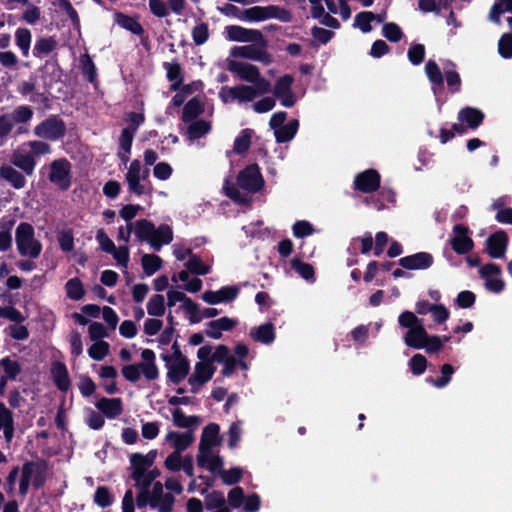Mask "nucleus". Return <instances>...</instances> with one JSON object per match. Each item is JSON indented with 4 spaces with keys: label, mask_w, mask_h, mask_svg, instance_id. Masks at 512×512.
Masks as SVG:
<instances>
[{
    "label": "nucleus",
    "mask_w": 512,
    "mask_h": 512,
    "mask_svg": "<svg viewBox=\"0 0 512 512\" xmlns=\"http://www.w3.org/2000/svg\"><path fill=\"white\" fill-rule=\"evenodd\" d=\"M147 313L151 316L159 317L165 313V299L163 295H153L147 302Z\"/></svg>",
    "instance_id": "3c124183"
},
{
    "label": "nucleus",
    "mask_w": 512,
    "mask_h": 512,
    "mask_svg": "<svg viewBox=\"0 0 512 512\" xmlns=\"http://www.w3.org/2000/svg\"><path fill=\"white\" fill-rule=\"evenodd\" d=\"M134 133L130 129H123L119 138L120 151L118 153L120 159L126 163L129 160Z\"/></svg>",
    "instance_id": "c03bdc74"
},
{
    "label": "nucleus",
    "mask_w": 512,
    "mask_h": 512,
    "mask_svg": "<svg viewBox=\"0 0 512 512\" xmlns=\"http://www.w3.org/2000/svg\"><path fill=\"white\" fill-rule=\"evenodd\" d=\"M14 127L18 125L17 133L23 134L27 129L22 125L28 123L33 117V110L28 106H18L13 111L5 113Z\"/></svg>",
    "instance_id": "a878e982"
},
{
    "label": "nucleus",
    "mask_w": 512,
    "mask_h": 512,
    "mask_svg": "<svg viewBox=\"0 0 512 512\" xmlns=\"http://www.w3.org/2000/svg\"><path fill=\"white\" fill-rule=\"evenodd\" d=\"M433 263V258L429 253L420 252L410 256L403 257L399 264L410 270H421L429 268Z\"/></svg>",
    "instance_id": "393cba45"
},
{
    "label": "nucleus",
    "mask_w": 512,
    "mask_h": 512,
    "mask_svg": "<svg viewBox=\"0 0 512 512\" xmlns=\"http://www.w3.org/2000/svg\"><path fill=\"white\" fill-rule=\"evenodd\" d=\"M144 272L151 276L156 273L162 265V260L159 256L154 254H145L141 260Z\"/></svg>",
    "instance_id": "6e6d98bb"
},
{
    "label": "nucleus",
    "mask_w": 512,
    "mask_h": 512,
    "mask_svg": "<svg viewBox=\"0 0 512 512\" xmlns=\"http://www.w3.org/2000/svg\"><path fill=\"white\" fill-rule=\"evenodd\" d=\"M294 78L290 75L279 77L273 86L274 98L280 101L284 107L290 108L295 105L297 98L292 90Z\"/></svg>",
    "instance_id": "9d476101"
},
{
    "label": "nucleus",
    "mask_w": 512,
    "mask_h": 512,
    "mask_svg": "<svg viewBox=\"0 0 512 512\" xmlns=\"http://www.w3.org/2000/svg\"><path fill=\"white\" fill-rule=\"evenodd\" d=\"M376 14L364 11L356 14L354 18V27L361 30L363 33H369L372 31L371 22L375 21Z\"/></svg>",
    "instance_id": "09e8293b"
},
{
    "label": "nucleus",
    "mask_w": 512,
    "mask_h": 512,
    "mask_svg": "<svg viewBox=\"0 0 512 512\" xmlns=\"http://www.w3.org/2000/svg\"><path fill=\"white\" fill-rule=\"evenodd\" d=\"M238 324L237 319L221 317L206 324L205 333L212 339H220L222 332L232 330Z\"/></svg>",
    "instance_id": "5701e85b"
},
{
    "label": "nucleus",
    "mask_w": 512,
    "mask_h": 512,
    "mask_svg": "<svg viewBox=\"0 0 512 512\" xmlns=\"http://www.w3.org/2000/svg\"><path fill=\"white\" fill-rule=\"evenodd\" d=\"M116 22L119 26L131 31L133 34L139 35L143 31L141 25L132 17L119 13L116 15Z\"/></svg>",
    "instance_id": "13d9d810"
},
{
    "label": "nucleus",
    "mask_w": 512,
    "mask_h": 512,
    "mask_svg": "<svg viewBox=\"0 0 512 512\" xmlns=\"http://www.w3.org/2000/svg\"><path fill=\"white\" fill-rule=\"evenodd\" d=\"M155 453L150 452L146 455L135 453L130 456V462L133 467L132 473L147 472L154 462Z\"/></svg>",
    "instance_id": "58836bf2"
},
{
    "label": "nucleus",
    "mask_w": 512,
    "mask_h": 512,
    "mask_svg": "<svg viewBox=\"0 0 512 512\" xmlns=\"http://www.w3.org/2000/svg\"><path fill=\"white\" fill-rule=\"evenodd\" d=\"M45 480V467L39 463H26L22 468V476L19 485V493L26 495L29 485L40 487Z\"/></svg>",
    "instance_id": "1a4fd4ad"
},
{
    "label": "nucleus",
    "mask_w": 512,
    "mask_h": 512,
    "mask_svg": "<svg viewBox=\"0 0 512 512\" xmlns=\"http://www.w3.org/2000/svg\"><path fill=\"white\" fill-rule=\"evenodd\" d=\"M51 145L42 140H29L20 144L11 154V164L25 175L31 176L37 165V158L51 153Z\"/></svg>",
    "instance_id": "f257e3e1"
},
{
    "label": "nucleus",
    "mask_w": 512,
    "mask_h": 512,
    "mask_svg": "<svg viewBox=\"0 0 512 512\" xmlns=\"http://www.w3.org/2000/svg\"><path fill=\"white\" fill-rule=\"evenodd\" d=\"M142 361L137 364L122 367L123 377L130 382H137L143 376L147 381H154L159 377V369L156 365V356L151 349L141 351Z\"/></svg>",
    "instance_id": "f03ea898"
},
{
    "label": "nucleus",
    "mask_w": 512,
    "mask_h": 512,
    "mask_svg": "<svg viewBox=\"0 0 512 512\" xmlns=\"http://www.w3.org/2000/svg\"><path fill=\"white\" fill-rule=\"evenodd\" d=\"M232 55L235 57H242L246 59L259 61L266 65L272 62L271 56L266 51L254 45L235 47L232 50Z\"/></svg>",
    "instance_id": "412c9836"
},
{
    "label": "nucleus",
    "mask_w": 512,
    "mask_h": 512,
    "mask_svg": "<svg viewBox=\"0 0 512 512\" xmlns=\"http://www.w3.org/2000/svg\"><path fill=\"white\" fill-rule=\"evenodd\" d=\"M172 420L174 424L181 428L197 427L199 418L196 416H187L181 409H175L172 412Z\"/></svg>",
    "instance_id": "49530a36"
},
{
    "label": "nucleus",
    "mask_w": 512,
    "mask_h": 512,
    "mask_svg": "<svg viewBox=\"0 0 512 512\" xmlns=\"http://www.w3.org/2000/svg\"><path fill=\"white\" fill-rule=\"evenodd\" d=\"M425 72L431 83L435 85H441L443 83L442 73L435 61L429 60L426 63Z\"/></svg>",
    "instance_id": "0e129e2a"
},
{
    "label": "nucleus",
    "mask_w": 512,
    "mask_h": 512,
    "mask_svg": "<svg viewBox=\"0 0 512 512\" xmlns=\"http://www.w3.org/2000/svg\"><path fill=\"white\" fill-rule=\"evenodd\" d=\"M484 114L472 107H465L458 113V120L461 123H466L471 129H476L483 121Z\"/></svg>",
    "instance_id": "f704fd0d"
},
{
    "label": "nucleus",
    "mask_w": 512,
    "mask_h": 512,
    "mask_svg": "<svg viewBox=\"0 0 512 512\" xmlns=\"http://www.w3.org/2000/svg\"><path fill=\"white\" fill-rule=\"evenodd\" d=\"M227 68L238 78L246 82L258 85L260 80H266L261 76L258 67L247 62L228 59Z\"/></svg>",
    "instance_id": "9b49d317"
},
{
    "label": "nucleus",
    "mask_w": 512,
    "mask_h": 512,
    "mask_svg": "<svg viewBox=\"0 0 512 512\" xmlns=\"http://www.w3.org/2000/svg\"><path fill=\"white\" fill-rule=\"evenodd\" d=\"M220 427L218 424L207 425L202 432L199 448H216L220 445Z\"/></svg>",
    "instance_id": "473e14b6"
},
{
    "label": "nucleus",
    "mask_w": 512,
    "mask_h": 512,
    "mask_svg": "<svg viewBox=\"0 0 512 512\" xmlns=\"http://www.w3.org/2000/svg\"><path fill=\"white\" fill-rule=\"evenodd\" d=\"M48 179L60 190L71 186V164L65 158L52 161L49 165Z\"/></svg>",
    "instance_id": "0eeeda50"
},
{
    "label": "nucleus",
    "mask_w": 512,
    "mask_h": 512,
    "mask_svg": "<svg viewBox=\"0 0 512 512\" xmlns=\"http://www.w3.org/2000/svg\"><path fill=\"white\" fill-rule=\"evenodd\" d=\"M239 293V289L235 286H225L218 291H205L202 294L204 302L215 305L222 302L233 301Z\"/></svg>",
    "instance_id": "aec40b11"
},
{
    "label": "nucleus",
    "mask_w": 512,
    "mask_h": 512,
    "mask_svg": "<svg viewBox=\"0 0 512 512\" xmlns=\"http://www.w3.org/2000/svg\"><path fill=\"white\" fill-rule=\"evenodd\" d=\"M66 295L72 300H80L85 294L82 282L78 278H72L65 284Z\"/></svg>",
    "instance_id": "864d4df0"
},
{
    "label": "nucleus",
    "mask_w": 512,
    "mask_h": 512,
    "mask_svg": "<svg viewBox=\"0 0 512 512\" xmlns=\"http://www.w3.org/2000/svg\"><path fill=\"white\" fill-rule=\"evenodd\" d=\"M96 407L109 419H115L123 412L120 398H102L96 403Z\"/></svg>",
    "instance_id": "7c9ffc66"
},
{
    "label": "nucleus",
    "mask_w": 512,
    "mask_h": 512,
    "mask_svg": "<svg viewBox=\"0 0 512 512\" xmlns=\"http://www.w3.org/2000/svg\"><path fill=\"white\" fill-rule=\"evenodd\" d=\"M330 13L339 14L344 21L351 16V10L344 0H324ZM311 4H319L322 0H309Z\"/></svg>",
    "instance_id": "4c0bfd02"
},
{
    "label": "nucleus",
    "mask_w": 512,
    "mask_h": 512,
    "mask_svg": "<svg viewBox=\"0 0 512 512\" xmlns=\"http://www.w3.org/2000/svg\"><path fill=\"white\" fill-rule=\"evenodd\" d=\"M487 252L492 258H502L506 252L507 235L497 232L487 239Z\"/></svg>",
    "instance_id": "c756f323"
},
{
    "label": "nucleus",
    "mask_w": 512,
    "mask_h": 512,
    "mask_svg": "<svg viewBox=\"0 0 512 512\" xmlns=\"http://www.w3.org/2000/svg\"><path fill=\"white\" fill-rule=\"evenodd\" d=\"M0 176L17 190L24 188L27 183L24 174L12 165H2L0 167Z\"/></svg>",
    "instance_id": "c85d7f7f"
},
{
    "label": "nucleus",
    "mask_w": 512,
    "mask_h": 512,
    "mask_svg": "<svg viewBox=\"0 0 512 512\" xmlns=\"http://www.w3.org/2000/svg\"><path fill=\"white\" fill-rule=\"evenodd\" d=\"M299 127L297 120H292L288 124L281 126L274 132L277 142L290 141L296 134Z\"/></svg>",
    "instance_id": "a18cd8bd"
},
{
    "label": "nucleus",
    "mask_w": 512,
    "mask_h": 512,
    "mask_svg": "<svg viewBox=\"0 0 512 512\" xmlns=\"http://www.w3.org/2000/svg\"><path fill=\"white\" fill-rule=\"evenodd\" d=\"M158 472L150 471V472H139L132 473V479L135 481V486L140 489V491H150L149 486L153 482V480L157 477Z\"/></svg>",
    "instance_id": "8fccbe9b"
},
{
    "label": "nucleus",
    "mask_w": 512,
    "mask_h": 512,
    "mask_svg": "<svg viewBox=\"0 0 512 512\" xmlns=\"http://www.w3.org/2000/svg\"><path fill=\"white\" fill-rule=\"evenodd\" d=\"M237 184L243 190L255 193L263 186V179L257 165H249L240 172Z\"/></svg>",
    "instance_id": "ddd939ff"
},
{
    "label": "nucleus",
    "mask_w": 512,
    "mask_h": 512,
    "mask_svg": "<svg viewBox=\"0 0 512 512\" xmlns=\"http://www.w3.org/2000/svg\"><path fill=\"white\" fill-rule=\"evenodd\" d=\"M93 342V345L88 349V354L92 359L101 361L108 355L110 346L105 341Z\"/></svg>",
    "instance_id": "680f3d73"
},
{
    "label": "nucleus",
    "mask_w": 512,
    "mask_h": 512,
    "mask_svg": "<svg viewBox=\"0 0 512 512\" xmlns=\"http://www.w3.org/2000/svg\"><path fill=\"white\" fill-rule=\"evenodd\" d=\"M211 129L209 122L204 120L194 121L188 127V135L190 139H198L207 134Z\"/></svg>",
    "instance_id": "4d7b16f0"
},
{
    "label": "nucleus",
    "mask_w": 512,
    "mask_h": 512,
    "mask_svg": "<svg viewBox=\"0 0 512 512\" xmlns=\"http://www.w3.org/2000/svg\"><path fill=\"white\" fill-rule=\"evenodd\" d=\"M15 220L12 218L0 220V251L6 252L12 247V229Z\"/></svg>",
    "instance_id": "e433bc0d"
},
{
    "label": "nucleus",
    "mask_w": 512,
    "mask_h": 512,
    "mask_svg": "<svg viewBox=\"0 0 512 512\" xmlns=\"http://www.w3.org/2000/svg\"><path fill=\"white\" fill-rule=\"evenodd\" d=\"M173 348H175V350L171 355H163L162 358L166 362L168 369L167 376L170 381L173 383H179L188 375L190 364L188 359L182 355L175 345Z\"/></svg>",
    "instance_id": "423d86ee"
},
{
    "label": "nucleus",
    "mask_w": 512,
    "mask_h": 512,
    "mask_svg": "<svg viewBox=\"0 0 512 512\" xmlns=\"http://www.w3.org/2000/svg\"><path fill=\"white\" fill-rule=\"evenodd\" d=\"M172 281L177 283L181 281L184 283L183 289L190 293H196L202 288V280L199 278H190L188 271H181L172 277Z\"/></svg>",
    "instance_id": "a19ab883"
},
{
    "label": "nucleus",
    "mask_w": 512,
    "mask_h": 512,
    "mask_svg": "<svg viewBox=\"0 0 512 512\" xmlns=\"http://www.w3.org/2000/svg\"><path fill=\"white\" fill-rule=\"evenodd\" d=\"M451 245L458 254H466L472 250L473 241L468 236V228L466 226L460 224L454 226Z\"/></svg>",
    "instance_id": "f3484780"
},
{
    "label": "nucleus",
    "mask_w": 512,
    "mask_h": 512,
    "mask_svg": "<svg viewBox=\"0 0 512 512\" xmlns=\"http://www.w3.org/2000/svg\"><path fill=\"white\" fill-rule=\"evenodd\" d=\"M32 41V34L27 28H18L15 31V43L21 50L24 57L29 56L30 46Z\"/></svg>",
    "instance_id": "37998d69"
},
{
    "label": "nucleus",
    "mask_w": 512,
    "mask_h": 512,
    "mask_svg": "<svg viewBox=\"0 0 512 512\" xmlns=\"http://www.w3.org/2000/svg\"><path fill=\"white\" fill-rule=\"evenodd\" d=\"M236 87H237V101L239 103L251 102L257 96L267 94L271 91V84L268 80H260L258 85H256V84H254L253 86L239 85Z\"/></svg>",
    "instance_id": "dca6fc26"
},
{
    "label": "nucleus",
    "mask_w": 512,
    "mask_h": 512,
    "mask_svg": "<svg viewBox=\"0 0 512 512\" xmlns=\"http://www.w3.org/2000/svg\"><path fill=\"white\" fill-rule=\"evenodd\" d=\"M398 322L402 327L408 329L404 337L406 345L416 349L423 348L428 334L423 326L422 320L412 312L405 311L400 314Z\"/></svg>",
    "instance_id": "20e7f679"
},
{
    "label": "nucleus",
    "mask_w": 512,
    "mask_h": 512,
    "mask_svg": "<svg viewBox=\"0 0 512 512\" xmlns=\"http://www.w3.org/2000/svg\"><path fill=\"white\" fill-rule=\"evenodd\" d=\"M51 374L56 386L62 390L67 391L70 388V379L66 366L61 362H55L51 367Z\"/></svg>",
    "instance_id": "c9c22d12"
},
{
    "label": "nucleus",
    "mask_w": 512,
    "mask_h": 512,
    "mask_svg": "<svg viewBox=\"0 0 512 512\" xmlns=\"http://www.w3.org/2000/svg\"><path fill=\"white\" fill-rule=\"evenodd\" d=\"M271 18L288 22L291 20V14L287 10L274 5L266 7L254 6L242 11V21L256 22Z\"/></svg>",
    "instance_id": "39448f33"
},
{
    "label": "nucleus",
    "mask_w": 512,
    "mask_h": 512,
    "mask_svg": "<svg viewBox=\"0 0 512 512\" xmlns=\"http://www.w3.org/2000/svg\"><path fill=\"white\" fill-rule=\"evenodd\" d=\"M249 336L256 342L269 345L275 339L274 326L272 323H264L253 327L249 331Z\"/></svg>",
    "instance_id": "2f4dec72"
},
{
    "label": "nucleus",
    "mask_w": 512,
    "mask_h": 512,
    "mask_svg": "<svg viewBox=\"0 0 512 512\" xmlns=\"http://www.w3.org/2000/svg\"><path fill=\"white\" fill-rule=\"evenodd\" d=\"M185 267L190 272L197 275H206L210 272V266L204 264L199 257L191 255L185 263Z\"/></svg>",
    "instance_id": "052dcab7"
},
{
    "label": "nucleus",
    "mask_w": 512,
    "mask_h": 512,
    "mask_svg": "<svg viewBox=\"0 0 512 512\" xmlns=\"http://www.w3.org/2000/svg\"><path fill=\"white\" fill-rule=\"evenodd\" d=\"M382 34L388 41L393 43L399 42L404 35L400 26L393 22L383 25Z\"/></svg>",
    "instance_id": "bf43d9fd"
},
{
    "label": "nucleus",
    "mask_w": 512,
    "mask_h": 512,
    "mask_svg": "<svg viewBox=\"0 0 512 512\" xmlns=\"http://www.w3.org/2000/svg\"><path fill=\"white\" fill-rule=\"evenodd\" d=\"M155 225L146 219H140L132 222V229L139 241L149 242L152 233L154 232Z\"/></svg>",
    "instance_id": "ea45409f"
},
{
    "label": "nucleus",
    "mask_w": 512,
    "mask_h": 512,
    "mask_svg": "<svg viewBox=\"0 0 512 512\" xmlns=\"http://www.w3.org/2000/svg\"><path fill=\"white\" fill-rule=\"evenodd\" d=\"M216 368L211 361L197 362L194 371L188 379L192 392H197L205 383L211 380Z\"/></svg>",
    "instance_id": "4468645a"
},
{
    "label": "nucleus",
    "mask_w": 512,
    "mask_h": 512,
    "mask_svg": "<svg viewBox=\"0 0 512 512\" xmlns=\"http://www.w3.org/2000/svg\"><path fill=\"white\" fill-rule=\"evenodd\" d=\"M151 508L158 512H171L175 502V498L170 493H164L163 485L155 482L150 489Z\"/></svg>",
    "instance_id": "2eb2a0df"
},
{
    "label": "nucleus",
    "mask_w": 512,
    "mask_h": 512,
    "mask_svg": "<svg viewBox=\"0 0 512 512\" xmlns=\"http://www.w3.org/2000/svg\"><path fill=\"white\" fill-rule=\"evenodd\" d=\"M194 433L192 430L185 432L170 431L166 434L165 440L174 448V452L185 451L194 442Z\"/></svg>",
    "instance_id": "4be33fe9"
},
{
    "label": "nucleus",
    "mask_w": 512,
    "mask_h": 512,
    "mask_svg": "<svg viewBox=\"0 0 512 512\" xmlns=\"http://www.w3.org/2000/svg\"><path fill=\"white\" fill-rule=\"evenodd\" d=\"M498 51L503 58L512 57V35L504 34L498 42Z\"/></svg>",
    "instance_id": "774afa93"
},
{
    "label": "nucleus",
    "mask_w": 512,
    "mask_h": 512,
    "mask_svg": "<svg viewBox=\"0 0 512 512\" xmlns=\"http://www.w3.org/2000/svg\"><path fill=\"white\" fill-rule=\"evenodd\" d=\"M252 135H253V131L251 129H244L236 137V139L234 141V151L237 154H243L249 149V147L251 145Z\"/></svg>",
    "instance_id": "5fc2aeb1"
},
{
    "label": "nucleus",
    "mask_w": 512,
    "mask_h": 512,
    "mask_svg": "<svg viewBox=\"0 0 512 512\" xmlns=\"http://www.w3.org/2000/svg\"><path fill=\"white\" fill-rule=\"evenodd\" d=\"M0 370L2 371L0 377H5L7 381L15 379L21 373L22 367L17 360L5 357L0 360Z\"/></svg>",
    "instance_id": "79ce46f5"
},
{
    "label": "nucleus",
    "mask_w": 512,
    "mask_h": 512,
    "mask_svg": "<svg viewBox=\"0 0 512 512\" xmlns=\"http://www.w3.org/2000/svg\"><path fill=\"white\" fill-rule=\"evenodd\" d=\"M504 11H512V0H499L490 11V20L496 23L499 22V16Z\"/></svg>",
    "instance_id": "338daca9"
},
{
    "label": "nucleus",
    "mask_w": 512,
    "mask_h": 512,
    "mask_svg": "<svg viewBox=\"0 0 512 512\" xmlns=\"http://www.w3.org/2000/svg\"><path fill=\"white\" fill-rule=\"evenodd\" d=\"M355 185L357 189L365 193L375 191L380 185V175L376 170H366L357 175Z\"/></svg>",
    "instance_id": "b1692460"
},
{
    "label": "nucleus",
    "mask_w": 512,
    "mask_h": 512,
    "mask_svg": "<svg viewBox=\"0 0 512 512\" xmlns=\"http://www.w3.org/2000/svg\"><path fill=\"white\" fill-rule=\"evenodd\" d=\"M56 47V41L52 38H40L36 41L33 54L37 58H42L51 53Z\"/></svg>",
    "instance_id": "603ef678"
},
{
    "label": "nucleus",
    "mask_w": 512,
    "mask_h": 512,
    "mask_svg": "<svg viewBox=\"0 0 512 512\" xmlns=\"http://www.w3.org/2000/svg\"><path fill=\"white\" fill-rule=\"evenodd\" d=\"M65 131L64 122L56 116H50L37 124L34 127L33 133L41 139L56 141L64 136Z\"/></svg>",
    "instance_id": "6e6552de"
},
{
    "label": "nucleus",
    "mask_w": 512,
    "mask_h": 512,
    "mask_svg": "<svg viewBox=\"0 0 512 512\" xmlns=\"http://www.w3.org/2000/svg\"><path fill=\"white\" fill-rule=\"evenodd\" d=\"M148 175L149 170H143L139 160L132 161L125 175L129 191L136 195L144 194L146 189L145 186L141 184V180H145Z\"/></svg>",
    "instance_id": "f8f14e48"
},
{
    "label": "nucleus",
    "mask_w": 512,
    "mask_h": 512,
    "mask_svg": "<svg viewBox=\"0 0 512 512\" xmlns=\"http://www.w3.org/2000/svg\"><path fill=\"white\" fill-rule=\"evenodd\" d=\"M197 463L212 473H217L223 467V461L215 448H199Z\"/></svg>",
    "instance_id": "6ab92c4d"
},
{
    "label": "nucleus",
    "mask_w": 512,
    "mask_h": 512,
    "mask_svg": "<svg viewBox=\"0 0 512 512\" xmlns=\"http://www.w3.org/2000/svg\"><path fill=\"white\" fill-rule=\"evenodd\" d=\"M172 240V228L167 224H162L158 227H154V232L148 243L154 250L158 251L162 246L170 244Z\"/></svg>",
    "instance_id": "cd10ccee"
},
{
    "label": "nucleus",
    "mask_w": 512,
    "mask_h": 512,
    "mask_svg": "<svg viewBox=\"0 0 512 512\" xmlns=\"http://www.w3.org/2000/svg\"><path fill=\"white\" fill-rule=\"evenodd\" d=\"M227 37L231 41L253 42L261 38V33L257 30L246 29L241 26L231 25L226 27Z\"/></svg>",
    "instance_id": "bb28decb"
},
{
    "label": "nucleus",
    "mask_w": 512,
    "mask_h": 512,
    "mask_svg": "<svg viewBox=\"0 0 512 512\" xmlns=\"http://www.w3.org/2000/svg\"><path fill=\"white\" fill-rule=\"evenodd\" d=\"M204 506L211 512H231L226 505V498L220 491H212L205 496Z\"/></svg>",
    "instance_id": "72a5a7b5"
},
{
    "label": "nucleus",
    "mask_w": 512,
    "mask_h": 512,
    "mask_svg": "<svg viewBox=\"0 0 512 512\" xmlns=\"http://www.w3.org/2000/svg\"><path fill=\"white\" fill-rule=\"evenodd\" d=\"M15 242L18 253L23 257L36 259L42 251L41 242L35 237L33 226L27 222H21L15 230Z\"/></svg>",
    "instance_id": "7ed1b4c3"
},
{
    "label": "nucleus",
    "mask_w": 512,
    "mask_h": 512,
    "mask_svg": "<svg viewBox=\"0 0 512 512\" xmlns=\"http://www.w3.org/2000/svg\"><path fill=\"white\" fill-rule=\"evenodd\" d=\"M202 112V103L198 99L193 98L185 105L183 109L182 119L186 123L192 122Z\"/></svg>",
    "instance_id": "de8ad7c7"
},
{
    "label": "nucleus",
    "mask_w": 512,
    "mask_h": 512,
    "mask_svg": "<svg viewBox=\"0 0 512 512\" xmlns=\"http://www.w3.org/2000/svg\"><path fill=\"white\" fill-rule=\"evenodd\" d=\"M217 473L221 475L222 481L226 485H232L241 479L243 470L239 467L231 468L229 470H223L221 468Z\"/></svg>",
    "instance_id": "69168bd1"
},
{
    "label": "nucleus",
    "mask_w": 512,
    "mask_h": 512,
    "mask_svg": "<svg viewBox=\"0 0 512 512\" xmlns=\"http://www.w3.org/2000/svg\"><path fill=\"white\" fill-rule=\"evenodd\" d=\"M167 77L172 81L171 89L178 90L182 82L181 68L177 63H165Z\"/></svg>",
    "instance_id": "e2e57ef3"
},
{
    "label": "nucleus",
    "mask_w": 512,
    "mask_h": 512,
    "mask_svg": "<svg viewBox=\"0 0 512 512\" xmlns=\"http://www.w3.org/2000/svg\"><path fill=\"white\" fill-rule=\"evenodd\" d=\"M482 277L488 290L499 293L504 289V282L500 278L501 269L495 264H488L481 268Z\"/></svg>",
    "instance_id": "a211bd4d"
}]
</instances>
